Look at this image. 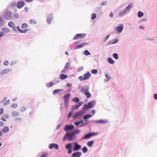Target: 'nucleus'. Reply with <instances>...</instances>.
<instances>
[{"instance_id":"f257e3e1","label":"nucleus","mask_w":157,"mask_h":157,"mask_svg":"<svg viewBox=\"0 0 157 157\" xmlns=\"http://www.w3.org/2000/svg\"><path fill=\"white\" fill-rule=\"evenodd\" d=\"M76 132H78V130H75L72 131L71 133H67L63 137V140L65 141L67 139L68 141L72 140L75 136Z\"/></svg>"},{"instance_id":"f03ea898","label":"nucleus","mask_w":157,"mask_h":157,"mask_svg":"<svg viewBox=\"0 0 157 157\" xmlns=\"http://www.w3.org/2000/svg\"><path fill=\"white\" fill-rule=\"evenodd\" d=\"M85 113V112L82 111L77 112L75 114L74 118L75 119L80 118Z\"/></svg>"},{"instance_id":"7ed1b4c3","label":"nucleus","mask_w":157,"mask_h":157,"mask_svg":"<svg viewBox=\"0 0 157 157\" xmlns=\"http://www.w3.org/2000/svg\"><path fill=\"white\" fill-rule=\"evenodd\" d=\"M88 87L87 86H83L81 91L82 93L86 95V98H88Z\"/></svg>"},{"instance_id":"20e7f679","label":"nucleus","mask_w":157,"mask_h":157,"mask_svg":"<svg viewBox=\"0 0 157 157\" xmlns=\"http://www.w3.org/2000/svg\"><path fill=\"white\" fill-rule=\"evenodd\" d=\"M86 35L85 34H77L74 38L73 40H76L83 38Z\"/></svg>"},{"instance_id":"39448f33","label":"nucleus","mask_w":157,"mask_h":157,"mask_svg":"<svg viewBox=\"0 0 157 157\" xmlns=\"http://www.w3.org/2000/svg\"><path fill=\"white\" fill-rule=\"evenodd\" d=\"M11 14L12 13L10 12H6L4 15V17L6 19L10 20L11 19Z\"/></svg>"},{"instance_id":"423d86ee","label":"nucleus","mask_w":157,"mask_h":157,"mask_svg":"<svg viewBox=\"0 0 157 157\" xmlns=\"http://www.w3.org/2000/svg\"><path fill=\"white\" fill-rule=\"evenodd\" d=\"M74 128V127L73 125H66L64 128V130L65 131H68L69 130H71Z\"/></svg>"},{"instance_id":"0eeeda50","label":"nucleus","mask_w":157,"mask_h":157,"mask_svg":"<svg viewBox=\"0 0 157 157\" xmlns=\"http://www.w3.org/2000/svg\"><path fill=\"white\" fill-rule=\"evenodd\" d=\"M74 147L73 148V150L74 151H78L81 147L80 146L77 142L74 143Z\"/></svg>"},{"instance_id":"6e6552de","label":"nucleus","mask_w":157,"mask_h":157,"mask_svg":"<svg viewBox=\"0 0 157 157\" xmlns=\"http://www.w3.org/2000/svg\"><path fill=\"white\" fill-rule=\"evenodd\" d=\"M12 70L10 69H5L0 72V75H3L4 74H7L9 73V72H10Z\"/></svg>"},{"instance_id":"1a4fd4ad","label":"nucleus","mask_w":157,"mask_h":157,"mask_svg":"<svg viewBox=\"0 0 157 157\" xmlns=\"http://www.w3.org/2000/svg\"><path fill=\"white\" fill-rule=\"evenodd\" d=\"M17 30L19 31V32L21 33H26L28 31L30 30V29H25L24 30H22L21 29L19 26H17Z\"/></svg>"},{"instance_id":"9d476101","label":"nucleus","mask_w":157,"mask_h":157,"mask_svg":"<svg viewBox=\"0 0 157 157\" xmlns=\"http://www.w3.org/2000/svg\"><path fill=\"white\" fill-rule=\"evenodd\" d=\"M25 5V3L22 1H20L18 2L17 5V7L19 9L23 7Z\"/></svg>"},{"instance_id":"9b49d317","label":"nucleus","mask_w":157,"mask_h":157,"mask_svg":"<svg viewBox=\"0 0 157 157\" xmlns=\"http://www.w3.org/2000/svg\"><path fill=\"white\" fill-rule=\"evenodd\" d=\"M53 147H54L55 149H57L58 148V146L55 144H51L49 145V147L50 149H52Z\"/></svg>"},{"instance_id":"f8f14e48","label":"nucleus","mask_w":157,"mask_h":157,"mask_svg":"<svg viewBox=\"0 0 157 157\" xmlns=\"http://www.w3.org/2000/svg\"><path fill=\"white\" fill-rule=\"evenodd\" d=\"M2 131L3 133H6L9 131V128L8 126H4L2 129Z\"/></svg>"},{"instance_id":"ddd939ff","label":"nucleus","mask_w":157,"mask_h":157,"mask_svg":"<svg viewBox=\"0 0 157 157\" xmlns=\"http://www.w3.org/2000/svg\"><path fill=\"white\" fill-rule=\"evenodd\" d=\"M83 103L82 102H78V103L77 105L72 106V108L74 110L78 109V108Z\"/></svg>"},{"instance_id":"4468645a","label":"nucleus","mask_w":157,"mask_h":157,"mask_svg":"<svg viewBox=\"0 0 157 157\" xmlns=\"http://www.w3.org/2000/svg\"><path fill=\"white\" fill-rule=\"evenodd\" d=\"M70 96H71L70 94V93H69L65 95L64 96L63 98H64L65 101L69 102V99L70 98Z\"/></svg>"},{"instance_id":"2eb2a0df","label":"nucleus","mask_w":157,"mask_h":157,"mask_svg":"<svg viewBox=\"0 0 157 157\" xmlns=\"http://www.w3.org/2000/svg\"><path fill=\"white\" fill-rule=\"evenodd\" d=\"M81 155V153L79 152H76L72 154L73 157H80Z\"/></svg>"},{"instance_id":"dca6fc26","label":"nucleus","mask_w":157,"mask_h":157,"mask_svg":"<svg viewBox=\"0 0 157 157\" xmlns=\"http://www.w3.org/2000/svg\"><path fill=\"white\" fill-rule=\"evenodd\" d=\"M47 22L48 24H49L50 23L52 19V16L51 14L48 15L47 16Z\"/></svg>"},{"instance_id":"f3484780","label":"nucleus","mask_w":157,"mask_h":157,"mask_svg":"<svg viewBox=\"0 0 157 157\" xmlns=\"http://www.w3.org/2000/svg\"><path fill=\"white\" fill-rule=\"evenodd\" d=\"M96 104L94 101H91L89 102V108L93 107Z\"/></svg>"},{"instance_id":"a211bd4d","label":"nucleus","mask_w":157,"mask_h":157,"mask_svg":"<svg viewBox=\"0 0 157 157\" xmlns=\"http://www.w3.org/2000/svg\"><path fill=\"white\" fill-rule=\"evenodd\" d=\"M88 109V103L87 104H86L84 105L82 107V111H84V112H85V113H86V110Z\"/></svg>"},{"instance_id":"6ab92c4d","label":"nucleus","mask_w":157,"mask_h":157,"mask_svg":"<svg viewBox=\"0 0 157 157\" xmlns=\"http://www.w3.org/2000/svg\"><path fill=\"white\" fill-rule=\"evenodd\" d=\"M67 75H65L63 74H62L60 75V78L62 80H63L67 78Z\"/></svg>"},{"instance_id":"aec40b11","label":"nucleus","mask_w":157,"mask_h":157,"mask_svg":"<svg viewBox=\"0 0 157 157\" xmlns=\"http://www.w3.org/2000/svg\"><path fill=\"white\" fill-rule=\"evenodd\" d=\"M83 120H81L80 121H77L75 123V124L76 126H78L80 124H83Z\"/></svg>"},{"instance_id":"412c9836","label":"nucleus","mask_w":157,"mask_h":157,"mask_svg":"<svg viewBox=\"0 0 157 157\" xmlns=\"http://www.w3.org/2000/svg\"><path fill=\"white\" fill-rule=\"evenodd\" d=\"M9 117V116L7 114L4 115V117H2L1 118V120L3 121H6L5 119H8Z\"/></svg>"},{"instance_id":"4be33fe9","label":"nucleus","mask_w":157,"mask_h":157,"mask_svg":"<svg viewBox=\"0 0 157 157\" xmlns=\"http://www.w3.org/2000/svg\"><path fill=\"white\" fill-rule=\"evenodd\" d=\"M86 44H87V43H86V44L83 43V44H80V45H78L76 46L75 47L74 49H78V48H82V47H83L84 45H85Z\"/></svg>"},{"instance_id":"5701e85b","label":"nucleus","mask_w":157,"mask_h":157,"mask_svg":"<svg viewBox=\"0 0 157 157\" xmlns=\"http://www.w3.org/2000/svg\"><path fill=\"white\" fill-rule=\"evenodd\" d=\"M54 84V83H52V82H51L49 83H47L46 84V86L48 88H49L52 86Z\"/></svg>"},{"instance_id":"b1692460","label":"nucleus","mask_w":157,"mask_h":157,"mask_svg":"<svg viewBox=\"0 0 157 157\" xmlns=\"http://www.w3.org/2000/svg\"><path fill=\"white\" fill-rule=\"evenodd\" d=\"M63 91V89H56L53 91V94H56L59 93L60 91Z\"/></svg>"},{"instance_id":"393cba45","label":"nucleus","mask_w":157,"mask_h":157,"mask_svg":"<svg viewBox=\"0 0 157 157\" xmlns=\"http://www.w3.org/2000/svg\"><path fill=\"white\" fill-rule=\"evenodd\" d=\"M8 25L11 28H13L14 26V24L12 21H10L8 23Z\"/></svg>"},{"instance_id":"a878e982","label":"nucleus","mask_w":157,"mask_h":157,"mask_svg":"<svg viewBox=\"0 0 157 157\" xmlns=\"http://www.w3.org/2000/svg\"><path fill=\"white\" fill-rule=\"evenodd\" d=\"M12 115L13 117H17L19 116V113L17 112L14 111L13 112Z\"/></svg>"},{"instance_id":"bb28decb","label":"nucleus","mask_w":157,"mask_h":157,"mask_svg":"<svg viewBox=\"0 0 157 157\" xmlns=\"http://www.w3.org/2000/svg\"><path fill=\"white\" fill-rule=\"evenodd\" d=\"M98 132H92V133H89V138L90 137H91L96 135H98Z\"/></svg>"},{"instance_id":"cd10ccee","label":"nucleus","mask_w":157,"mask_h":157,"mask_svg":"<svg viewBox=\"0 0 157 157\" xmlns=\"http://www.w3.org/2000/svg\"><path fill=\"white\" fill-rule=\"evenodd\" d=\"M107 61L108 62L111 64H113L114 63V60L111 58H109L108 59Z\"/></svg>"},{"instance_id":"c85d7f7f","label":"nucleus","mask_w":157,"mask_h":157,"mask_svg":"<svg viewBox=\"0 0 157 157\" xmlns=\"http://www.w3.org/2000/svg\"><path fill=\"white\" fill-rule=\"evenodd\" d=\"M132 4H129L127 7L125 8V11H127L132 8Z\"/></svg>"},{"instance_id":"c756f323","label":"nucleus","mask_w":157,"mask_h":157,"mask_svg":"<svg viewBox=\"0 0 157 157\" xmlns=\"http://www.w3.org/2000/svg\"><path fill=\"white\" fill-rule=\"evenodd\" d=\"M72 144L70 143L67 144L66 146V148L67 149H70L71 148Z\"/></svg>"},{"instance_id":"7c9ffc66","label":"nucleus","mask_w":157,"mask_h":157,"mask_svg":"<svg viewBox=\"0 0 157 157\" xmlns=\"http://www.w3.org/2000/svg\"><path fill=\"white\" fill-rule=\"evenodd\" d=\"M29 22L30 24H35L36 23V21L34 19H30L29 21Z\"/></svg>"},{"instance_id":"2f4dec72","label":"nucleus","mask_w":157,"mask_h":157,"mask_svg":"<svg viewBox=\"0 0 157 157\" xmlns=\"http://www.w3.org/2000/svg\"><path fill=\"white\" fill-rule=\"evenodd\" d=\"M2 30L3 33H8L9 32V30L8 29L6 28H2Z\"/></svg>"},{"instance_id":"473e14b6","label":"nucleus","mask_w":157,"mask_h":157,"mask_svg":"<svg viewBox=\"0 0 157 157\" xmlns=\"http://www.w3.org/2000/svg\"><path fill=\"white\" fill-rule=\"evenodd\" d=\"M123 29V28L121 26H119L117 27L116 29L117 31L118 32H121Z\"/></svg>"},{"instance_id":"72a5a7b5","label":"nucleus","mask_w":157,"mask_h":157,"mask_svg":"<svg viewBox=\"0 0 157 157\" xmlns=\"http://www.w3.org/2000/svg\"><path fill=\"white\" fill-rule=\"evenodd\" d=\"M144 15L143 13L141 11H139L138 13V16L139 17H141Z\"/></svg>"},{"instance_id":"f704fd0d","label":"nucleus","mask_w":157,"mask_h":157,"mask_svg":"<svg viewBox=\"0 0 157 157\" xmlns=\"http://www.w3.org/2000/svg\"><path fill=\"white\" fill-rule=\"evenodd\" d=\"M88 78V73L84 75L83 80H85Z\"/></svg>"},{"instance_id":"c9c22d12","label":"nucleus","mask_w":157,"mask_h":157,"mask_svg":"<svg viewBox=\"0 0 157 157\" xmlns=\"http://www.w3.org/2000/svg\"><path fill=\"white\" fill-rule=\"evenodd\" d=\"M26 109V108L24 106L21 107L20 108V110L22 112H24Z\"/></svg>"},{"instance_id":"e433bc0d","label":"nucleus","mask_w":157,"mask_h":157,"mask_svg":"<svg viewBox=\"0 0 157 157\" xmlns=\"http://www.w3.org/2000/svg\"><path fill=\"white\" fill-rule=\"evenodd\" d=\"M28 27V25L25 23H24L21 25V28L24 29L27 28Z\"/></svg>"},{"instance_id":"4c0bfd02","label":"nucleus","mask_w":157,"mask_h":157,"mask_svg":"<svg viewBox=\"0 0 157 157\" xmlns=\"http://www.w3.org/2000/svg\"><path fill=\"white\" fill-rule=\"evenodd\" d=\"M72 100L73 101L75 102H78L79 101V99L77 97H75L74 98H73Z\"/></svg>"},{"instance_id":"58836bf2","label":"nucleus","mask_w":157,"mask_h":157,"mask_svg":"<svg viewBox=\"0 0 157 157\" xmlns=\"http://www.w3.org/2000/svg\"><path fill=\"white\" fill-rule=\"evenodd\" d=\"M70 65V63H66L65 66L64 68H65V69H67L69 67Z\"/></svg>"},{"instance_id":"ea45409f","label":"nucleus","mask_w":157,"mask_h":157,"mask_svg":"<svg viewBox=\"0 0 157 157\" xmlns=\"http://www.w3.org/2000/svg\"><path fill=\"white\" fill-rule=\"evenodd\" d=\"M97 123H102V124H104L107 123V121L104 120H99L98 121H97Z\"/></svg>"},{"instance_id":"a19ab883","label":"nucleus","mask_w":157,"mask_h":157,"mask_svg":"<svg viewBox=\"0 0 157 157\" xmlns=\"http://www.w3.org/2000/svg\"><path fill=\"white\" fill-rule=\"evenodd\" d=\"M96 15L95 13H93L91 14V18L93 20L95 19L96 18Z\"/></svg>"},{"instance_id":"79ce46f5","label":"nucleus","mask_w":157,"mask_h":157,"mask_svg":"<svg viewBox=\"0 0 157 157\" xmlns=\"http://www.w3.org/2000/svg\"><path fill=\"white\" fill-rule=\"evenodd\" d=\"M82 150L83 152L84 153H85L87 152L88 149H87V148L85 146L82 149Z\"/></svg>"},{"instance_id":"37998d69","label":"nucleus","mask_w":157,"mask_h":157,"mask_svg":"<svg viewBox=\"0 0 157 157\" xmlns=\"http://www.w3.org/2000/svg\"><path fill=\"white\" fill-rule=\"evenodd\" d=\"M21 118H20V117L16 118L15 119V122H21Z\"/></svg>"},{"instance_id":"c03bdc74","label":"nucleus","mask_w":157,"mask_h":157,"mask_svg":"<svg viewBox=\"0 0 157 157\" xmlns=\"http://www.w3.org/2000/svg\"><path fill=\"white\" fill-rule=\"evenodd\" d=\"M113 57L116 59H118V55L116 53H114L113 55Z\"/></svg>"},{"instance_id":"a18cd8bd","label":"nucleus","mask_w":157,"mask_h":157,"mask_svg":"<svg viewBox=\"0 0 157 157\" xmlns=\"http://www.w3.org/2000/svg\"><path fill=\"white\" fill-rule=\"evenodd\" d=\"M94 143V141L93 140L89 142V147H91L92 146Z\"/></svg>"},{"instance_id":"49530a36","label":"nucleus","mask_w":157,"mask_h":157,"mask_svg":"<svg viewBox=\"0 0 157 157\" xmlns=\"http://www.w3.org/2000/svg\"><path fill=\"white\" fill-rule=\"evenodd\" d=\"M97 72H98V71L97 70L94 69L92 71V73L93 74H96L97 73Z\"/></svg>"},{"instance_id":"de8ad7c7","label":"nucleus","mask_w":157,"mask_h":157,"mask_svg":"<svg viewBox=\"0 0 157 157\" xmlns=\"http://www.w3.org/2000/svg\"><path fill=\"white\" fill-rule=\"evenodd\" d=\"M3 64L6 66H8L9 64V62L7 60L4 61L3 63Z\"/></svg>"},{"instance_id":"09e8293b","label":"nucleus","mask_w":157,"mask_h":157,"mask_svg":"<svg viewBox=\"0 0 157 157\" xmlns=\"http://www.w3.org/2000/svg\"><path fill=\"white\" fill-rule=\"evenodd\" d=\"M126 11H125V10L124 11H122L121 12H120L119 13V15L120 16H121L124 14V13L126 12Z\"/></svg>"},{"instance_id":"8fccbe9b","label":"nucleus","mask_w":157,"mask_h":157,"mask_svg":"<svg viewBox=\"0 0 157 157\" xmlns=\"http://www.w3.org/2000/svg\"><path fill=\"white\" fill-rule=\"evenodd\" d=\"M10 103V100H8L6 101L4 103V105H6L9 104Z\"/></svg>"},{"instance_id":"3c124183","label":"nucleus","mask_w":157,"mask_h":157,"mask_svg":"<svg viewBox=\"0 0 157 157\" xmlns=\"http://www.w3.org/2000/svg\"><path fill=\"white\" fill-rule=\"evenodd\" d=\"M69 102L65 101L64 102V106L66 108H67L68 106V103Z\"/></svg>"},{"instance_id":"603ef678","label":"nucleus","mask_w":157,"mask_h":157,"mask_svg":"<svg viewBox=\"0 0 157 157\" xmlns=\"http://www.w3.org/2000/svg\"><path fill=\"white\" fill-rule=\"evenodd\" d=\"M11 107L13 108H15L17 106V105L16 104H12L11 105Z\"/></svg>"},{"instance_id":"864d4df0","label":"nucleus","mask_w":157,"mask_h":157,"mask_svg":"<svg viewBox=\"0 0 157 157\" xmlns=\"http://www.w3.org/2000/svg\"><path fill=\"white\" fill-rule=\"evenodd\" d=\"M68 149V154H70L72 153V148H70V149Z\"/></svg>"},{"instance_id":"5fc2aeb1","label":"nucleus","mask_w":157,"mask_h":157,"mask_svg":"<svg viewBox=\"0 0 157 157\" xmlns=\"http://www.w3.org/2000/svg\"><path fill=\"white\" fill-rule=\"evenodd\" d=\"M84 54L86 55H88V51L87 50H85L84 52Z\"/></svg>"},{"instance_id":"6e6d98bb","label":"nucleus","mask_w":157,"mask_h":157,"mask_svg":"<svg viewBox=\"0 0 157 157\" xmlns=\"http://www.w3.org/2000/svg\"><path fill=\"white\" fill-rule=\"evenodd\" d=\"M47 156V153H45L41 155L40 157H46Z\"/></svg>"},{"instance_id":"4d7b16f0","label":"nucleus","mask_w":157,"mask_h":157,"mask_svg":"<svg viewBox=\"0 0 157 157\" xmlns=\"http://www.w3.org/2000/svg\"><path fill=\"white\" fill-rule=\"evenodd\" d=\"M118 41V39H115V40H114L113 41V43H112V44H115L117 43Z\"/></svg>"},{"instance_id":"13d9d810","label":"nucleus","mask_w":157,"mask_h":157,"mask_svg":"<svg viewBox=\"0 0 157 157\" xmlns=\"http://www.w3.org/2000/svg\"><path fill=\"white\" fill-rule=\"evenodd\" d=\"M88 138V134H87L85 135V136L82 138V139H87Z\"/></svg>"},{"instance_id":"bf43d9fd","label":"nucleus","mask_w":157,"mask_h":157,"mask_svg":"<svg viewBox=\"0 0 157 157\" xmlns=\"http://www.w3.org/2000/svg\"><path fill=\"white\" fill-rule=\"evenodd\" d=\"M105 76L107 78L108 80L111 79V77H109L107 74L105 75Z\"/></svg>"},{"instance_id":"052dcab7","label":"nucleus","mask_w":157,"mask_h":157,"mask_svg":"<svg viewBox=\"0 0 157 157\" xmlns=\"http://www.w3.org/2000/svg\"><path fill=\"white\" fill-rule=\"evenodd\" d=\"M109 36H110L109 35H108L106 36V37L104 38L105 41H106L108 39Z\"/></svg>"},{"instance_id":"680f3d73","label":"nucleus","mask_w":157,"mask_h":157,"mask_svg":"<svg viewBox=\"0 0 157 157\" xmlns=\"http://www.w3.org/2000/svg\"><path fill=\"white\" fill-rule=\"evenodd\" d=\"M84 119H86L88 118V114L85 115L83 117Z\"/></svg>"},{"instance_id":"e2e57ef3","label":"nucleus","mask_w":157,"mask_h":157,"mask_svg":"<svg viewBox=\"0 0 157 157\" xmlns=\"http://www.w3.org/2000/svg\"><path fill=\"white\" fill-rule=\"evenodd\" d=\"M3 112V110L2 109H0V115L2 114Z\"/></svg>"},{"instance_id":"0e129e2a","label":"nucleus","mask_w":157,"mask_h":157,"mask_svg":"<svg viewBox=\"0 0 157 157\" xmlns=\"http://www.w3.org/2000/svg\"><path fill=\"white\" fill-rule=\"evenodd\" d=\"M4 125V123L3 122L0 121V127H2Z\"/></svg>"},{"instance_id":"69168bd1","label":"nucleus","mask_w":157,"mask_h":157,"mask_svg":"<svg viewBox=\"0 0 157 157\" xmlns=\"http://www.w3.org/2000/svg\"><path fill=\"white\" fill-rule=\"evenodd\" d=\"M73 113V111H71L70 113H69V114H68V117H71V114H72Z\"/></svg>"},{"instance_id":"338daca9","label":"nucleus","mask_w":157,"mask_h":157,"mask_svg":"<svg viewBox=\"0 0 157 157\" xmlns=\"http://www.w3.org/2000/svg\"><path fill=\"white\" fill-rule=\"evenodd\" d=\"M154 98L155 99L157 100V94H154Z\"/></svg>"},{"instance_id":"774afa93","label":"nucleus","mask_w":157,"mask_h":157,"mask_svg":"<svg viewBox=\"0 0 157 157\" xmlns=\"http://www.w3.org/2000/svg\"><path fill=\"white\" fill-rule=\"evenodd\" d=\"M95 113V110H93L91 111V113L93 115H94Z\"/></svg>"}]
</instances>
